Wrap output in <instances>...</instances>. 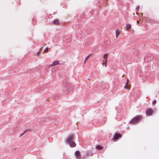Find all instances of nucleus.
<instances>
[{
  "mask_svg": "<svg viewBox=\"0 0 159 159\" xmlns=\"http://www.w3.org/2000/svg\"><path fill=\"white\" fill-rule=\"evenodd\" d=\"M108 54H105L103 55V63H102V65L104 64L105 66V67L107 66V56Z\"/></svg>",
  "mask_w": 159,
  "mask_h": 159,
  "instance_id": "obj_1",
  "label": "nucleus"
},
{
  "mask_svg": "<svg viewBox=\"0 0 159 159\" xmlns=\"http://www.w3.org/2000/svg\"><path fill=\"white\" fill-rule=\"evenodd\" d=\"M39 54V52H38V54Z\"/></svg>",
  "mask_w": 159,
  "mask_h": 159,
  "instance_id": "obj_18",
  "label": "nucleus"
},
{
  "mask_svg": "<svg viewBox=\"0 0 159 159\" xmlns=\"http://www.w3.org/2000/svg\"><path fill=\"white\" fill-rule=\"evenodd\" d=\"M142 14V15H143V13H142L141 14Z\"/></svg>",
  "mask_w": 159,
  "mask_h": 159,
  "instance_id": "obj_19",
  "label": "nucleus"
},
{
  "mask_svg": "<svg viewBox=\"0 0 159 159\" xmlns=\"http://www.w3.org/2000/svg\"><path fill=\"white\" fill-rule=\"evenodd\" d=\"M142 118V116L141 115H139L135 117L133 119H141Z\"/></svg>",
  "mask_w": 159,
  "mask_h": 159,
  "instance_id": "obj_7",
  "label": "nucleus"
},
{
  "mask_svg": "<svg viewBox=\"0 0 159 159\" xmlns=\"http://www.w3.org/2000/svg\"><path fill=\"white\" fill-rule=\"evenodd\" d=\"M126 29L127 30H128L131 28V25L130 24H127L126 25Z\"/></svg>",
  "mask_w": 159,
  "mask_h": 159,
  "instance_id": "obj_8",
  "label": "nucleus"
},
{
  "mask_svg": "<svg viewBox=\"0 0 159 159\" xmlns=\"http://www.w3.org/2000/svg\"><path fill=\"white\" fill-rule=\"evenodd\" d=\"M140 8V6H138L136 8V10L138 11Z\"/></svg>",
  "mask_w": 159,
  "mask_h": 159,
  "instance_id": "obj_13",
  "label": "nucleus"
},
{
  "mask_svg": "<svg viewBox=\"0 0 159 159\" xmlns=\"http://www.w3.org/2000/svg\"><path fill=\"white\" fill-rule=\"evenodd\" d=\"M137 23H139V21H138V20L137 21Z\"/></svg>",
  "mask_w": 159,
  "mask_h": 159,
  "instance_id": "obj_16",
  "label": "nucleus"
},
{
  "mask_svg": "<svg viewBox=\"0 0 159 159\" xmlns=\"http://www.w3.org/2000/svg\"><path fill=\"white\" fill-rule=\"evenodd\" d=\"M53 24L55 25H58L59 24L60 22L59 21L58 19H56L53 21Z\"/></svg>",
  "mask_w": 159,
  "mask_h": 159,
  "instance_id": "obj_5",
  "label": "nucleus"
},
{
  "mask_svg": "<svg viewBox=\"0 0 159 159\" xmlns=\"http://www.w3.org/2000/svg\"><path fill=\"white\" fill-rule=\"evenodd\" d=\"M26 130H25L23 133L21 134L19 136V137H21L22 135H23L26 132Z\"/></svg>",
  "mask_w": 159,
  "mask_h": 159,
  "instance_id": "obj_12",
  "label": "nucleus"
},
{
  "mask_svg": "<svg viewBox=\"0 0 159 159\" xmlns=\"http://www.w3.org/2000/svg\"><path fill=\"white\" fill-rule=\"evenodd\" d=\"M48 48H47L44 51H46V52H48Z\"/></svg>",
  "mask_w": 159,
  "mask_h": 159,
  "instance_id": "obj_14",
  "label": "nucleus"
},
{
  "mask_svg": "<svg viewBox=\"0 0 159 159\" xmlns=\"http://www.w3.org/2000/svg\"><path fill=\"white\" fill-rule=\"evenodd\" d=\"M153 113L152 110L150 108L148 109L146 111V114L147 116H150Z\"/></svg>",
  "mask_w": 159,
  "mask_h": 159,
  "instance_id": "obj_2",
  "label": "nucleus"
},
{
  "mask_svg": "<svg viewBox=\"0 0 159 159\" xmlns=\"http://www.w3.org/2000/svg\"><path fill=\"white\" fill-rule=\"evenodd\" d=\"M92 55V54H89V55L87 56V57H86L85 58V61H86L87 60H88V58L91 57Z\"/></svg>",
  "mask_w": 159,
  "mask_h": 159,
  "instance_id": "obj_10",
  "label": "nucleus"
},
{
  "mask_svg": "<svg viewBox=\"0 0 159 159\" xmlns=\"http://www.w3.org/2000/svg\"><path fill=\"white\" fill-rule=\"evenodd\" d=\"M120 31L118 29H117L116 31V36L117 38L118 36L120 34Z\"/></svg>",
  "mask_w": 159,
  "mask_h": 159,
  "instance_id": "obj_6",
  "label": "nucleus"
},
{
  "mask_svg": "<svg viewBox=\"0 0 159 159\" xmlns=\"http://www.w3.org/2000/svg\"><path fill=\"white\" fill-rule=\"evenodd\" d=\"M127 82H129V79H127Z\"/></svg>",
  "mask_w": 159,
  "mask_h": 159,
  "instance_id": "obj_15",
  "label": "nucleus"
},
{
  "mask_svg": "<svg viewBox=\"0 0 159 159\" xmlns=\"http://www.w3.org/2000/svg\"><path fill=\"white\" fill-rule=\"evenodd\" d=\"M128 82H127L126 84V85L124 87V88H125L127 89H129V86H128Z\"/></svg>",
  "mask_w": 159,
  "mask_h": 159,
  "instance_id": "obj_9",
  "label": "nucleus"
},
{
  "mask_svg": "<svg viewBox=\"0 0 159 159\" xmlns=\"http://www.w3.org/2000/svg\"><path fill=\"white\" fill-rule=\"evenodd\" d=\"M59 63V62L58 61H53L52 63L49 65V66H53L58 65Z\"/></svg>",
  "mask_w": 159,
  "mask_h": 159,
  "instance_id": "obj_4",
  "label": "nucleus"
},
{
  "mask_svg": "<svg viewBox=\"0 0 159 159\" xmlns=\"http://www.w3.org/2000/svg\"><path fill=\"white\" fill-rule=\"evenodd\" d=\"M70 88V85L68 84L66 87H65L63 89V90L64 92L67 93L69 92V89Z\"/></svg>",
  "mask_w": 159,
  "mask_h": 159,
  "instance_id": "obj_3",
  "label": "nucleus"
},
{
  "mask_svg": "<svg viewBox=\"0 0 159 159\" xmlns=\"http://www.w3.org/2000/svg\"><path fill=\"white\" fill-rule=\"evenodd\" d=\"M156 103V101L155 100H154L152 102V104L154 105Z\"/></svg>",
  "mask_w": 159,
  "mask_h": 159,
  "instance_id": "obj_11",
  "label": "nucleus"
},
{
  "mask_svg": "<svg viewBox=\"0 0 159 159\" xmlns=\"http://www.w3.org/2000/svg\"><path fill=\"white\" fill-rule=\"evenodd\" d=\"M85 62H86V61H85V60L84 61V63H85Z\"/></svg>",
  "mask_w": 159,
  "mask_h": 159,
  "instance_id": "obj_17",
  "label": "nucleus"
}]
</instances>
